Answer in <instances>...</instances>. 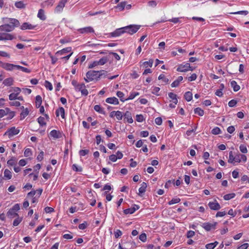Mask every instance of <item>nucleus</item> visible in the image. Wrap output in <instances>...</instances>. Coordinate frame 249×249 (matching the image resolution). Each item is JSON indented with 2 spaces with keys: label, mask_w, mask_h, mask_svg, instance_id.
<instances>
[{
  "label": "nucleus",
  "mask_w": 249,
  "mask_h": 249,
  "mask_svg": "<svg viewBox=\"0 0 249 249\" xmlns=\"http://www.w3.org/2000/svg\"><path fill=\"white\" fill-rule=\"evenodd\" d=\"M10 20L9 24H5L0 26V32H9L13 31L15 27H18L19 26L20 23L19 21L15 18H9Z\"/></svg>",
  "instance_id": "1"
},
{
  "label": "nucleus",
  "mask_w": 249,
  "mask_h": 249,
  "mask_svg": "<svg viewBox=\"0 0 249 249\" xmlns=\"http://www.w3.org/2000/svg\"><path fill=\"white\" fill-rule=\"evenodd\" d=\"M98 72L94 71H89L86 73V77L84 80L87 82L93 81L94 80H98L99 79Z\"/></svg>",
  "instance_id": "2"
},
{
  "label": "nucleus",
  "mask_w": 249,
  "mask_h": 249,
  "mask_svg": "<svg viewBox=\"0 0 249 249\" xmlns=\"http://www.w3.org/2000/svg\"><path fill=\"white\" fill-rule=\"evenodd\" d=\"M140 26L136 25H130L129 26L124 27L125 33L133 35L136 33L140 29Z\"/></svg>",
  "instance_id": "3"
},
{
  "label": "nucleus",
  "mask_w": 249,
  "mask_h": 249,
  "mask_svg": "<svg viewBox=\"0 0 249 249\" xmlns=\"http://www.w3.org/2000/svg\"><path fill=\"white\" fill-rule=\"evenodd\" d=\"M0 67H2L6 71H11L16 68V65L8 63H4L0 61Z\"/></svg>",
  "instance_id": "4"
},
{
  "label": "nucleus",
  "mask_w": 249,
  "mask_h": 249,
  "mask_svg": "<svg viewBox=\"0 0 249 249\" xmlns=\"http://www.w3.org/2000/svg\"><path fill=\"white\" fill-rule=\"evenodd\" d=\"M19 132V129L16 128L15 127H12L4 133V135H7L9 138H11L14 135H17Z\"/></svg>",
  "instance_id": "5"
},
{
  "label": "nucleus",
  "mask_w": 249,
  "mask_h": 249,
  "mask_svg": "<svg viewBox=\"0 0 249 249\" xmlns=\"http://www.w3.org/2000/svg\"><path fill=\"white\" fill-rule=\"evenodd\" d=\"M75 89L77 91H81V94L83 95H87L88 94V91L86 89V86L84 84H80L76 86Z\"/></svg>",
  "instance_id": "6"
},
{
  "label": "nucleus",
  "mask_w": 249,
  "mask_h": 249,
  "mask_svg": "<svg viewBox=\"0 0 249 249\" xmlns=\"http://www.w3.org/2000/svg\"><path fill=\"white\" fill-rule=\"evenodd\" d=\"M239 156H234L233 155L232 151L229 152V158L228 160V162L232 164H234L235 162H240L239 159Z\"/></svg>",
  "instance_id": "7"
},
{
  "label": "nucleus",
  "mask_w": 249,
  "mask_h": 249,
  "mask_svg": "<svg viewBox=\"0 0 249 249\" xmlns=\"http://www.w3.org/2000/svg\"><path fill=\"white\" fill-rule=\"evenodd\" d=\"M189 70L191 71H193V69H191L190 67V65L189 63H186V64L182 65H180L177 69V71L180 72H185L188 71Z\"/></svg>",
  "instance_id": "8"
},
{
  "label": "nucleus",
  "mask_w": 249,
  "mask_h": 249,
  "mask_svg": "<svg viewBox=\"0 0 249 249\" xmlns=\"http://www.w3.org/2000/svg\"><path fill=\"white\" fill-rule=\"evenodd\" d=\"M208 206L211 210L215 211L218 210L221 208L220 204L216 200L213 202H209Z\"/></svg>",
  "instance_id": "9"
},
{
  "label": "nucleus",
  "mask_w": 249,
  "mask_h": 249,
  "mask_svg": "<svg viewBox=\"0 0 249 249\" xmlns=\"http://www.w3.org/2000/svg\"><path fill=\"white\" fill-rule=\"evenodd\" d=\"M216 224V222H213L212 223H205L203 224L202 227L207 231H209L213 229H215V227Z\"/></svg>",
  "instance_id": "10"
},
{
  "label": "nucleus",
  "mask_w": 249,
  "mask_h": 249,
  "mask_svg": "<svg viewBox=\"0 0 249 249\" xmlns=\"http://www.w3.org/2000/svg\"><path fill=\"white\" fill-rule=\"evenodd\" d=\"M67 1L68 0H61V1H59L58 4L55 8V11L56 12L62 11Z\"/></svg>",
  "instance_id": "11"
},
{
  "label": "nucleus",
  "mask_w": 249,
  "mask_h": 249,
  "mask_svg": "<svg viewBox=\"0 0 249 249\" xmlns=\"http://www.w3.org/2000/svg\"><path fill=\"white\" fill-rule=\"evenodd\" d=\"M109 116L111 118L115 116L118 120H121L123 118V114L122 112L120 111H113L110 112Z\"/></svg>",
  "instance_id": "12"
},
{
  "label": "nucleus",
  "mask_w": 249,
  "mask_h": 249,
  "mask_svg": "<svg viewBox=\"0 0 249 249\" xmlns=\"http://www.w3.org/2000/svg\"><path fill=\"white\" fill-rule=\"evenodd\" d=\"M78 31L80 34H88L93 33L94 31L93 29L90 26L79 29Z\"/></svg>",
  "instance_id": "13"
},
{
  "label": "nucleus",
  "mask_w": 249,
  "mask_h": 249,
  "mask_svg": "<svg viewBox=\"0 0 249 249\" xmlns=\"http://www.w3.org/2000/svg\"><path fill=\"white\" fill-rule=\"evenodd\" d=\"M13 36L10 34L0 33V40H12Z\"/></svg>",
  "instance_id": "14"
},
{
  "label": "nucleus",
  "mask_w": 249,
  "mask_h": 249,
  "mask_svg": "<svg viewBox=\"0 0 249 249\" xmlns=\"http://www.w3.org/2000/svg\"><path fill=\"white\" fill-rule=\"evenodd\" d=\"M36 26L33 25L28 22L23 23L20 27V29L22 30H32L35 28Z\"/></svg>",
  "instance_id": "15"
},
{
  "label": "nucleus",
  "mask_w": 249,
  "mask_h": 249,
  "mask_svg": "<svg viewBox=\"0 0 249 249\" xmlns=\"http://www.w3.org/2000/svg\"><path fill=\"white\" fill-rule=\"evenodd\" d=\"M50 136L54 139H58L62 137V134L60 131L53 130L50 133Z\"/></svg>",
  "instance_id": "16"
},
{
  "label": "nucleus",
  "mask_w": 249,
  "mask_h": 249,
  "mask_svg": "<svg viewBox=\"0 0 249 249\" xmlns=\"http://www.w3.org/2000/svg\"><path fill=\"white\" fill-rule=\"evenodd\" d=\"M124 27L116 29L114 32L111 33V35L113 36H120L121 34L124 33Z\"/></svg>",
  "instance_id": "17"
},
{
  "label": "nucleus",
  "mask_w": 249,
  "mask_h": 249,
  "mask_svg": "<svg viewBox=\"0 0 249 249\" xmlns=\"http://www.w3.org/2000/svg\"><path fill=\"white\" fill-rule=\"evenodd\" d=\"M18 216V213L11 209H10L7 213V216L10 219L16 217Z\"/></svg>",
  "instance_id": "18"
},
{
  "label": "nucleus",
  "mask_w": 249,
  "mask_h": 249,
  "mask_svg": "<svg viewBox=\"0 0 249 249\" xmlns=\"http://www.w3.org/2000/svg\"><path fill=\"white\" fill-rule=\"evenodd\" d=\"M106 102L109 104L117 105L119 104L118 100L116 97H109L107 98L106 100Z\"/></svg>",
  "instance_id": "19"
},
{
  "label": "nucleus",
  "mask_w": 249,
  "mask_h": 249,
  "mask_svg": "<svg viewBox=\"0 0 249 249\" xmlns=\"http://www.w3.org/2000/svg\"><path fill=\"white\" fill-rule=\"evenodd\" d=\"M124 119H126L127 122L128 123L131 124L133 123V119L132 118L131 112H130L129 111H126L124 113Z\"/></svg>",
  "instance_id": "20"
},
{
  "label": "nucleus",
  "mask_w": 249,
  "mask_h": 249,
  "mask_svg": "<svg viewBox=\"0 0 249 249\" xmlns=\"http://www.w3.org/2000/svg\"><path fill=\"white\" fill-rule=\"evenodd\" d=\"M56 115L58 117L59 115L61 116L63 119L65 118V110L62 107H59L56 111Z\"/></svg>",
  "instance_id": "21"
},
{
  "label": "nucleus",
  "mask_w": 249,
  "mask_h": 249,
  "mask_svg": "<svg viewBox=\"0 0 249 249\" xmlns=\"http://www.w3.org/2000/svg\"><path fill=\"white\" fill-rule=\"evenodd\" d=\"M21 108L22 109V111L20 113V119L22 120L24 119L29 114L28 109L26 108H24V107H22Z\"/></svg>",
  "instance_id": "22"
},
{
  "label": "nucleus",
  "mask_w": 249,
  "mask_h": 249,
  "mask_svg": "<svg viewBox=\"0 0 249 249\" xmlns=\"http://www.w3.org/2000/svg\"><path fill=\"white\" fill-rule=\"evenodd\" d=\"M147 187L146 183L142 182L141 184V187L139 189V195L142 196L145 192L146 188Z\"/></svg>",
  "instance_id": "23"
},
{
  "label": "nucleus",
  "mask_w": 249,
  "mask_h": 249,
  "mask_svg": "<svg viewBox=\"0 0 249 249\" xmlns=\"http://www.w3.org/2000/svg\"><path fill=\"white\" fill-rule=\"evenodd\" d=\"M183 80V77L180 76L178 77L177 79L171 84V87L173 88L177 87L179 85V83Z\"/></svg>",
  "instance_id": "24"
},
{
  "label": "nucleus",
  "mask_w": 249,
  "mask_h": 249,
  "mask_svg": "<svg viewBox=\"0 0 249 249\" xmlns=\"http://www.w3.org/2000/svg\"><path fill=\"white\" fill-rule=\"evenodd\" d=\"M13 79L12 77H9L5 79L3 84L6 86H10L13 85Z\"/></svg>",
  "instance_id": "25"
},
{
  "label": "nucleus",
  "mask_w": 249,
  "mask_h": 249,
  "mask_svg": "<svg viewBox=\"0 0 249 249\" xmlns=\"http://www.w3.org/2000/svg\"><path fill=\"white\" fill-rule=\"evenodd\" d=\"M231 85L234 91H237L240 89V86L237 84V83L235 81H231Z\"/></svg>",
  "instance_id": "26"
},
{
  "label": "nucleus",
  "mask_w": 249,
  "mask_h": 249,
  "mask_svg": "<svg viewBox=\"0 0 249 249\" xmlns=\"http://www.w3.org/2000/svg\"><path fill=\"white\" fill-rule=\"evenodd\" d=\"M71 47H67L66 48H64L60 51H57L56 53V54H60V55H63L65 53L67 52H71Z\"/></svg>",
  "instance_id": "27"
},
{
  "label": "nucleus",
  "mask_w": 249,
  "mask_h": 249,
  "mask_svg": "<svg viewBox=\"0 0 249 249\" xmlns=\"http://www.w3.org/2000/svg\"><path fill=\"white\" fill-rule=\"evenodd\" d=\"M169 97L173 100V102L175 104H177L178 100L177 99V95L173 92L168 93Z\"/></svg>",
  "instance_id": "28"
},
{
  "label": "nucleus",
  "mask_w": 249,
  "mask_h": 249,
  "mask_svg": "<svg viewBox=\"0 0 249 249\" xmlns=\"http://www.w3.org/2000/svg\"><path fill=\"white\" fill-rule=\"evenodd\" d=\"M153 63V60L150 59L148 61L142 62V65L143 67L147 68L148 67H152Z\"/></svg>",
  "instance_id": "29"
},
{
  "label": "nucleus",
  "mask_w": 249,
  "mask_h": 249,
  "mask_svg": "<svg viewBox=\"0 0 249 249\" xmlns=\"http://www.w3.org/2000/svg\"><path fill=\"white\" fill-rule=\"evenodd\" d=\"M218 244V242L215 241L213 243L208 244L206 245V248L207 249H213Z\"/></svg>",
  "instance_id": "30"
},
{
  "label": "nucleus",
  "mask_w": 249,
  "mask_h": 249,
  "mask_svg": "<svg viewBox=\"0 0 249 249\" xmlns=\"http://www.w3.org/2000/svg\"><path fill=\"white\" fill-rule=\"evenodd\" d=\"M36 106L37 107H39L41 106L42 104V98L40 95H37L36 98Z\"/></svg>",
  "instance_id": "31"
},
{
  "label": "nucleus",
  "mask_w": 249,
  "mask_h": 249,
  "mask_svg": "<svg viewBox=\"0 0 249 249\" xmlns=\"http://www.w3.org/2000/svg\"><path fill=\"white\" fill-rule=\"evenodd\" d=\"M193 94L192 92L187 91L184 94V98L187 101H190L192 99Z\"/></svg>",
  "instance_id": "32"
},
{
  "label": "nucleus",
  "mask_w": 249,
  "mask_h": 249,
  "mask_svg": "<svg viewBox=\"0 0 249 249\" xmlns=\"http://www.w3.org/2000/svg\"><path fill=\"white\" fill-rule=\"evenodd\" d=\"M37 17L39 18L40 19L44 20L46 18L44 15V11L42 9H40L38 11V14H37Z\"/></svg>",
  "instance_id": "33"
},
{
  "label": "nucleus",
  "mask_w": 249,
  "mask_h": 249,
  "mask_svg": "<svg viewBox=\"0 0 249 249\" xmlns=\"http://www.w3.org/2000/svg\"><path fill=\"white\" fill-rule=\"evenodd\" d=\"M10 111V109L6 108L5 109H0V119L6 115Z\"/></svg>",
  "instance_id": "34"
},
{
  "label": "nucleus",
  "mask_w": 249,
  "mask_h": 249,
  "mask_svg": "<svg viewBox=\"0 0 249 249\" xmlns=\"http://www.w3.org/2000/svg\"><path fill=\"white\" fill-rule=\"evenodd\" d=\"M4 177L8 179H10L12 178L11 172L8 169H5L4 172Z\"/></svg>",
  "instance_id": "35"
},
{
  "label": "nucleus",
  "mask_w": 249,
  "mask_h": 249,
  "mask_svg": "<svg viewBox=\"0 0 249 249\" xmlns=\"http://www.w3.org/2000/svg\"><path fill=\"white\" fill-rule=\"evenodd\" d=\"M17 160L16 158H15L14 157H12L10 160H9L7 161V163L9 165L13 166V165H16L17 163Z\"/></svg>",
  "instance_id": "36"
},
{
  "label": "nucleus",
  "mask_w": 249,
  "mask_h": 249,
  "mask_svg": "<svg viewBox=\"0 0 249 249\" xmlns=\"http://www.w3.org/2000/svg\"><path fill=\"white\" fill-rule=\"evenodd\" d=\"M22 220V217H20L18 216L16 217V219L14 220L13 222V226H18L21 221Z\"/></svg>",
  "instance_id": "37"
},
{
  "label": "nucleus",
  "mask_w": 249,
  "mask_h": 249,
  "mask_svg": "<svg viewBox=\"0 0 249 249\" xmlns=\"http://www.w3.org/2000/svg\"><path fill=\"white\" fill-rule=\"evenodd\" d=\"M15 5L17 8L19 9H23L25 7V5L21 1L16 2Z\"/></svg>",
  "instance_id": "38"
},
{
  "label": "nucleus",
  "mask_w": 249,
  "mask_h": 249,
  "mask_svg": "<svg viewBox=\"0 0 249 249\" xmlns=\"http://www.w3.org/2000/svg\"><path fill=\"white\" fill-rule=\"evenodd\" d=\"M16 68L18 70H20L22 71L23 72H26V73H30L31 72V71L29 70L28 69L26 68H24L23 67L20 66L19 65H17Z\"/></svg>",
  "instance_id": "39"
},
{
  "label": "nucleus",
  "mask_w": 249,
  "mask_h": 249,
  "mask_svg": "<svg viewBox=\"0 0 249 249\" xmlns=\"http://www.w3.org/2000/svg\"><path fill=\"white\" fill-rule=\"evenodd\" d=\"M235 194L234 193H231L225 195L224 196V199L226 200H229L233 197H234Z\"/></svg>",
  "instance_id": "40"
},
{
  "label": "nucleus",
  "mask_w": 249,
  "mask_h": 249,
  "mask_svg": "<svg viewBox=\"0 0 249 249\" xmlns=\"http://www.w3.org/2000/svg\"><path fill=\"white\" fill-rule=\"evenodd\" d=\"M194 112L196 114H197L200 116H202L204 115V111L199 107L195 108Z\"/></svg>",
  "instance_id": "41"
},
{
  "label": "nucleus",
  "mask_w": 249,
  "mask_h": 249,
  "mask_svg": "<svg viewBox=\"0 0 249 249\" xmlns=\"http://www.w3.org/2000/svg\"><path fill=\"white\" fill-rule=\"evenodd\" d=\"M107 60L108 59L107 57H104L97 61L99 65H103L107 62Z\"/></svg>",
  "instance_id": "42"
},
{
  "label": "nucleus",
  "mask_w": 249,
  "mask_h": 249,
  "mask_svg": "<svg viewBox=\"0 0 249 249\" xmlns=\"http://www.w3.org/2000/svg\"><path fill=\"white\" fill-rule=\"evenodd\" d=\"M236 156H239L238 158L240 160V162H241L242 161L245 162L247 160V157L244 155H242L241 154H238L236 155Z\"/></svg>",
  "instance_id": "43"
},
{
  "label": "nucleus",
  "mask_w": 249,
  "mask_h": 249,
  "mask_svg": "<svg viewBox=\"0 0 249 249\" xmlns=\"http://www.w3.org/2000/svg\"><path fill=\"white\" fill-rule=\"evenodd\" d=\"M38 123L41 126L45 125L46 123L45 122V118L43 117H39L38 119Z\"/></svg>",
  "instance_id": "44"
},
{
  "label": "nucleus",
  "mask_w": 249,
  "mask_h": 249,
  "mask_svg": "<svg viewBox=\"0 0 249 249\" xmlns=\"http://www.w3.org/2000/svg\"><path fill=\"white\" fill-rule=\"evenodd\" d=\"M135 212V209H133V208L126 209L124 210V213L125 214H132Z\"/></svg>",
  "instance_id": "45"
},
{
  "label": "nucleus",
  "mask_w": 249,
  "mask_h": 249,
  "mask_svg": "<svg viewBox=\"0 0 249 249\" xmlns=\"http://www.w3.org/2000/svg\"><path fill=\"white\" fill-rule=\"evenodd\" d=\"M158 79L159 80H162L163 82H164V83H167L169 81L168 79L165 77V76L163 74H160L159 76Z\"/></svg>",
  "instance_id": "46"
},
{
  "label": "nucleus",
  "mask_w": 249,
  "mask_h": 249,
  "mask_svg": "<svg viewBox=\"0 0 249 249\" xmlns=\"http://www.w3.org/2000/svg\"><path fill=\"white\" fill-rule=\"evenodd\" d=\"M125 5H126L125 2H122L118 4L117 8H119L120 11H122L124 9Z\"/></svg>",
  "instance_id": "47"
},
{
  "label": "nucleus",
  "mask_w": 249,
  "mask_h": 249,
  "mask_svg": "<svg viewBox=\"0 0 249 249\" xmlns=\"http://www.w3.org/2000/svg\"><path fill=\"white\" fill-rule=\"evenodd\" d=\"M180 201L179 198H173L171 201L168 202L169 205H172L178 203Z\"/></svg>",
  "instance_id": "48"
},
{
  "label": "nucleus",
  "mask_w": 249,
  "mask_h": 249,
  "mask_svg": "<svg viewBox=\"0 0 249 249\" xmlns=\"http://www.w3.org/2000/svg\"><path fill=\"white\" fill-rule=\"evenodd\" d=\"M239 149L240 151L243 153H247L248 152L247 148L246 146L244 144L240 145Z\"/></svg>",
  "instance_id": "49"
},
{
  "label": "nucleus",
  "mask_w": 249,
  "mask_h": 249,
  "mask_svg": "<svg viewBox=\"0 0 249 249\" xmlns=\"http://www.w3.org/2000/svg\"><path fill=\"white\" fill-rule=\"evenodd\" d=\"M220 131L221 130L219 127H215L212 129V133L214 135H217L219 134L220 133Z\"/></svg>",
  "instance_id": "50"
},
{
  "label": "nucleus",
  "mask_w": 249,
  "mask_h": 249,
  "mask_svg": "<svg viewBox=\"0 0 249 249\" xmlns=\"http://www.w3.org/2000/svg\"><path fill=\"white\" fill-rule=\"evenodd\" d=\"M139 95V92L132 93L130 94V95L128 97V98L125 99V100H132V99H134L136 96Z\"/></svg>",
  "instance_id": "51"
},
{
  "label": "nucleus",
  "mask_w": 249,
  "mask_h": 249,
  "mask_svg": "<svg viewBox=\"0 0 249 249\" xmlns=\"http://www.w3.org/2000/svg\"><path fill=\"white\" fill-rule=\"evenodd\" d=\"M45 86L47 89H48L50 90H52L53 89V86L52 84L48 81H45Z\"/></svg>",
  "instance_id": "52"
},
{
  "label": "nucleus",
  "mask_w": 249,
  "mask_h": 249,
  "mask_svg": "<svg viewBox=\"0 0 249 249\" xmlns=\"http://www.w3.org/2000/svg\"><path fill=\"white\" fill-rule=\"evenodd\" d=\"M139 239H140V240H141L143 242H145L146 240V234L144 233H142L139 236Z\"/></svg>",
  "instance_id": "53"
},
{
  "label": "nucleus",
  "mask_w": 249,
  "mask_h": 249,
  "mask_svg": "<svg viewBox=\"0 0 249 249\" xmlns=\"http://www.w3.org/2000/svg\"><path fill=\"white\" fill-rule=\"evenodd\" d=\"M24 156L26 157H29L32 155L31 150L29 148H27L25 149L24 153Z\"/></svg>",
  "instance_id": "54"
},
{
  "label": "nucleus",
  "mask_w": 249,
  "mask_h": 249,
  "mask_svg": "<svg viewBox=\"0 0 249 249\" xmlns=\"http://www.w3.org/2000/svg\"><path fill=\"white\" fill-rule=\"evenodd\" d=\"M10 209L12 210L13 211H14L16 212H17L20 209L19 205L18 204H16Z\"/></svg>",
  "instance_id": "55"
},
{
  "label": "nucleus",
  "mask_w": 249,
  "mask_h": 249,
  "mask_svg": "<svg viewBox=\"0 0 249 249\" xmlns=\"http://www.w3.org/2000/svg\"><path fill=\"white\" fill-rule=\"evenodd\" d=\"M196 73H193L188 78V79L189 81H192L195 80L196 79Z\"/></svg>",
  "instance_id": "56"
},
{
  "label": "nucleus",
  "mask_w": 249,
  "mask_h": 249,
  "mask_svg": "<svg viewBox=\"0 0 249 249\" xmlns=\"http://www.w3.org/2000/svg\"><path fill=\"white\" fill-rule=\"evenodd\" d=\"M94 109L95 111L99 113H102L103 111L102 108L99 105H95L94 107Z\"/></svg>",
  "instance_id": "57"
},
{
  "label": "nucleus",
  "mask_w": 249,
  "mask_h": 249,
  "mask_svg": "<svg viewBox=\"0 0 249 249\" xmlns=\"http://www.w3.org/2000/svg\"><path fill=\"white\" fill-rule=\"evenodd\" d=\"M72 169L76 172H81L82 170V168L80 167H78L76 164L72 165Z\"/></svg>",
  "instance_id": "58"
},
{
  "label": "nucleus",
  "mask_w": 249,
  "mask_h": 249,
  "mask_svg": "<svg viewBox=\"0 0 249 249\" xmlns=\"http://www.w3.org/2000/svg\"><path fill=\"white\" fill-rule=\"evenodd\" d=\"M0 56L8 58H9L10 56L9 53L4 51H0Z\"/></svg>",
  "instance_id": "59"
},
{
  "label": "nucleus",
  "mask_w": 249,
  "mask_h": 249,
  "mask_svg": "<svg viewBox=\"0 0 249 249\" xmlns=\"http://www.w3.org/2000/svg\"><path fill=\"white\" fill-rule=\"evenodd\" d=\"M7 115H8L7 119H11L13 118L15 116V112L14 111H11L10 110L7 113Z\"/></svg>",
  "instance_id": "60"
},
{
  "label": "nucleus",
  "mask_w": 249,
  "mask_h": 249,
  "mask_svg": "<svg viewBox=\"0 0 249 249\" xmlns=\"http://www.w3.org/2000/svg\"><path fill=\"white\" fill-rule=\"evenodd\" d=\"M114 234H115V237L116 238H117L122 235V232L119 230H117L116 231H115L114 232Z\"/></svg>",
  "instance_id": "61"
},
{
  "label": "nucleus",
  "mask_w": 249,
  "mask_h": 249,
  "mask_svg": "<svg viewBox=\"0 0 249 249\" xmlns=\"http://www.w3.org/2000/svg\"><path fill=\"white\" fill-rule=\"evenodd\" d=\"M143 120V116L140 114V115H136V121L138 122H142Z\"/></svg>",
  "instance_id": "62"
},
{
  "label": "nucleus",
  "mask_w": 249,
  "mask_h": 249,
  "mask_svg": "<svg viewBox=\"0 0 249 249\" xmlns=\"http://www.w3.org/2000/svg\"><path fill=\"white\" fill-rule=\"evenodd\" d=\"M195 234V231H189L187 233V237L189 238L194 236Z\"/></svg>",
  "instance_id": "63"
},
{
  "label": "nucleus",
  "mask_w": 249,
  "mask_h": 249,
  "mask_svg": "<svg viewBox=\"0 0 249 249\" xmlns=\"http://www.w3.org/2000/svg\"><path fill=\"white\" fill-rule=\"evenodd\" d=\"M249 247V244L245 243L237 248V249H247Z\"/></svg>",
  "instance_id": "64"
}]
</instances>
